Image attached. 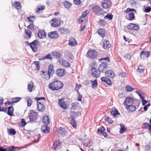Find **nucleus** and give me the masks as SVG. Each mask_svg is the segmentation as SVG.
<instances>
[{
	"label": "nucleus",
	"mask_w": 151,
	"mask_h": 151,
	"mask_svg": "<svg viewBox=\"0 0 151 151\" xmlns=\"http://www.w3.org/2000/svg\"><path fill=\"white\" fill-rule=\"evenodd\" d=\"M63 83L58 80L54 81L49 85V88L53 91L58 90L60 89L63 87Z\"/></svg>",
	"instance_id": "1"
},
{
	"label": "nucleus",
	"mask_w": 151,
	"mask_h": 151,
	"mask_svg": "<svg viewBox=\"0 0 151 151\" xmlns=\"http://www.w3.org/2000/svg\"><path fill=\"white\" fill-rule=\"evenodd\" d=\"M98 55V52L95 50H89L87 53V57L91 59H95Z\"/></svg>",
	"instance_id": "2"
},
{
	"label": "nucleus",
	"mask_w": 151,
	"mask_h": 151,
	"mask_svg": "<svg viewBox=\"0 0 151 151\" xmlns=\"http://www.w3.org/2000/svg\"><path fill=\"white\" fill-rule=\"evenodd\" d=\"M92 12L97 16L103 14L104 12L102 9L99 6L96 5L93 6L92 7Z\"/></svg>",
	"instance_id": "3"
},
{
	"label": "nucleus",
	"mask_w": 151,
	"mask_h": 151,
	"mask_svg": "<svg viewBox=\"0 0 151 151\" xmlns=\"http://www.w3.org/2000/svg\"><path fill=\"white\" fill-rule=\"evenodd\" d=\"M40 44L38 41L37 40H35L31 42L29 44V46L32 49V51L36 52L37 50V46L39 45Z\"/></svg>",
	"instance_id": "4"
},
{
	"label": "nucleus",
	"mask_w": 151,
	"mask_h": 151,
	"mask_svg": "<svg viewBox=\"0 0 151 151\" xmlns=\"http://www.w3.org/2000/svg\"><path fill=\"white\" fill-rule=\"evenodd\" d=\"M37 114L33 110H31L28 116L30 121L33 122L37 119Z\"/></svg>",
	"instance_id": "5"
},
{
	"label": "nucleus",
	"mask_w": 151,
	"mask_h": 151,
	"mask_svg": "<svg viewBox=\"0 0 151 151\" xmlns=\"http://www.w3.org/2000/svg\"><path fill=\"white\" fill-rule=\"evenodd\" d=\"M19 150L18 147L14 146H10L5 148L0 147V151H18Z\"/></svg>",
	"instance_id": "6"
},
{
	"label": "nucleus",
	"mask_w": 151,
	"mask_h": 151,
	"mask_svg": "<svg viewBox=\"0 0 151 151\" xmlns=\"http://www.w3.org/2000/svg\"><path fill=\"white\" fill-rule=\"evenodd\" d=\"M92 75L95 78H98L100 77V72L98 69L95 68L94 67L91 68Z\"/></svg>",
	"instance_id": "7"
},
{
	"label": "nucleus",
	"mask_w": 151,
	"mask_h": 151,
	"mask_svg": "<svg viewBox=\"0 0 151 151\" xmlns=\"http://www.w3.org/2000/svg\"><path fill=\"white\" fill-rule=\"evenodd\" d=\"M58 61L61 65L65 68H67L70 66V63L64 59L61 58Z\"/></svg>",
	"instance_id": "8"
},
{
	"label": "nucleus",
	"mask_w": 151,
	"mask_h": 151,
	"mask_svg": "<svg viewBox=\"0 0 151 151\" xmlns=\"http://www.w3.org/2000/svg\"><path fill=\"white\" fill-rule=\"evenodd\" d=\"M108 67V64L107 63L105 62L102 63L99 67L98 70L100 73H104L106 72V71L107 70Z\"/></svg>",
	"instance_id": "9"
},
{
	"label": "nucleus",
	"mask_w": 151,
	"mask_h": 151,
	"mask_svg": "<svg viewBox=\"0 0 151 151\" xmlns=\"http://www.w3.org/2000/svg\"><path fill=\"white\" fill-rule=\"evenodd\" d=\"M134 103V100L133 98L128 97L126 98L123 104L125 106H127L129 105H133Z\"/></svg>",
	"instance_id": "10"
},
{
	"label": "nucleus",
	"mask_w": 151,
	"mask_h": 151,
	"mask_svg": "<svg viewBox=\"0 0 151 151\" xmlns=\"http://www.w3.org/2000/svg\"><path fill=\"white\" fill-rule=\"evenodd\" d=\"M128 29L137 31L139 30V27L138 25L134 23H130L127 26Z\"/></svg>",
	"instance_id": "11"
},
{
	"label": "nucleus",
	"mask_w": 151,
	"mask_h": 151,
	"mask_svg": "<svg viewBox=\"0 0 151 151\" xmlns=\"http://www.w3.org/2000/svg\"><path fill=\"white\" fill-rule=\"evenodd\" d=\"M88 13L89 11L88 10H86L83 12L80 19V21L81 22H84L85 23L87 21L88 18L86 16Z\"/></svg>",
	"instance_id": "12"
},
{
	"label": "nucleus",
	"mask_w": 151,
	"mask_h": 151,
	"mask_svg": "<svg viewBox=\"0 0 151 151\" xmlns=\"http://www.w3.org/2000/svg\"><path fill=\"white\" fill-rule=\"evenodd\" d=\"M48 36L51 39H56L59 37V35L57 31H54L48 33Z\"/></svg>",
	"instance_id": "13"
},
{
	"label": "nucleus",
	"mask_w": 151,
	"mask_h": 151,
	"mask_svg": "<svg viewBox=\"0 0 151 151\" xmlns=\"http://www.w3.org/2000/svg\"><path fill=\"white\" fill-rule=\"evenodd\" d=\"M65 71L64 69H58L55 70V74L57 76L61 77L65 75Z\"/></svg>",
	"instance_id": "14"
},
{
	"label": "nucleus",
	"mask_w": 151,
	"mask_h": 151,
	"mask_svg": "<svg viewBox=\"0 0 151 151\" xmlns=\"http://www.w3.org/2000/svg\"><path fill=\"white\" fill-rule=\"evenodd\" d=\"M40 74L43 78L47 80H48L50 78L51 75L47 71H40Z\"/></svg>",
	"instance_id": "15"
},
{
	"label": "nucleus",
	"mask_w": 151,
	"mask_h": 151,
	"mask_svg": "<svg viewBox=\"0 0 151 151\" xmlns=\"http://www.w3.org/2000/svg\"><path fill=\"white\" fill-rule=\"evenodd\" d=\"M51 25L52 27H55L59 26L60 22L57 19H53L50 22Z\"/></svg>",
	"instance_id": "16"
},
{
	"label": "nucleus",
	"mask_w": 151,
	"mask_h": 151,
	"mask_svg": "<svg viewBox=\"0 0 151 151\" xmlns=\"http://www.w3.org/2000/svg\"><path fill=\"white\" fill-rule=\"evenodd\" d=\"M37 34L38 37L41 39L45 38L46 36V33L44 30H42L40 29H38Z\"/></svg>",
	"instance_id": "17"
},
{
	"label": "nucleus",
	"mask_w": 151,
	"mask_h": 151,
	"mask_svg": "<svg viewBox=\"0 0 151 151\" xmlns=\"http://www.w3.org/2000/svg\"><path fill=\"white\" fill-rule=\"evenodd\" d=\"M63 99H60L58 100V103L60 106L62 108L64 109H66L67 108L66 102L64 101Z\"/></svg>",
	"instance_id": "18"
},
{
	"label": "nucleus",
	"mask_w": 151,
	"mask_h": 151,
	"mask_svg": "<svg viewBox=\"0 0 151 151\" xmlns=\"http://www.w3.org/2000/svg\"><path fill=\"white\" fill-rule=\"evenodd\" d=\"M111 46L109 40H104L103 42V47L105 50H108Z\"/></svg>",
	"instance_id": "19"
},
{
	"label": "nucleus",
	"mask_w": 151,
	"mask_h": 151,
	"mask_svg": "<svg viewBox=\"0 0 151 151\" xmlns=\"http://www.w3.org/2000/svg\"><path fill=\"white\" fill-rule=\"evenodd\" d=\"M105 76L106 77L113 78L115 76V74L113 71L108 70L105 72Z\"/></svg>",
	"instance_id": "20"
},
{
	"label": "nucleus",
	"mask_w": 151,
	"mask_h": 151,
	"mask_svg": "<svg viewBox=\"0 0 151 151\" xmlns=\"http://www.w3.org/2000/svg\"><path fill=\"white\" fill-rule=\"evenodd\" d=\"M127 110L129 113L134 111L136 109V106L133 105H129L127 106L126 108Z\"/></svg>",
	"instance_id": "21"
},
{
	"label": "nucleus",
	"mask_w": 151,
	"mask_h": 151,
	"mask_svg": "<svg viewBox=\"0 0 151 151\" xmlns=\"http://www.w3.org/2000/svg\"><path fill=\"white\" fill-rule=\"evenodd\" d=\"M77 42L75 39L73 37H70L69 40L68 45L71 46H73L76 45Z\"/></svg>",
	"instance_id": "22"
},
{
	"label": "nucleus",
	"mask_w": 151,
	"mask_h": 151,
	"mask_svg": "<svg viewBox=\"0 0 151 151\" xmlns=\"http://www.w3.org/2000/svg\"><path fill=\"white\" fill-rule=\"evenodd\" d=\"M37 109L38 110L40 111H43L45 109V106L40 102H37Z\"/></svg>",
	"instance_id": "23"
},
{
	"label": "nucleus",
	"mask_w": 151,
	"mask_h": 151,
	"mask_svg": "<svg viewBox=\"0 0 151 151\" xmlns=\"http://www.w3.org/2000/svg\"><path fill=\"white\" fill-rule=\"evenodd\" d=\"M112 3L110 1H106V2L104 3H102V7L104 9H107L109 8L112 5Z\"/></svg>",
	"instance_id": "24"
},
{
	"label": "nucleus",
	"mask_w": 151,
	"mask_h": 151,
	"mask_svg": "<svg viewBox=\"0 0 151 151\" xmlns=\"http://www.w3.org/2000/svg\"><path fill=\"white\" fill-rule=\"evenodd\" d=\"M102 81L104 82L109 86L111 85L112 83L111 80L106 77H102L101 78Z\"/></svg>",
	"instance_id": "25"
},
{
	"label": "nucleus",
	"mask_w": 151,
	"mask_h": 151,
	"mask_svg": "<svg viewBox=\"0 0 151 151\" xmlns=\"http://www.w3.org/2000/svg\"><path fill=\"white\" fill-rule=\"evenodd\" d=\"M42 121L43 123L46 125L50 123V119L47 115H44L42 118Z\"/></svg>",
	"instance_id": "26"
},
{
	"label": "nucleus",
	"mask_w": 151,
	"mask_h": 151,
	"mask_svg": "<svg viewBox=\"0 0 151 151\" xmlns=\"http://www.w3.org/2000/svg\"><path fill=\"white\" fill-rule=\"evenodd\" d=\"M97 32L102 37H104L105 36L106 31L104 29L102 28L98 29L97 30Z\"/></svg>",
	"instance_id": "27"
},
{
	"label": "nucleus",
	"mask_w": 151,
	"mask_h": 151,
	"mask_svg": "<svg viewBox=\"0 0 151 151\" xmlns=\"http://www.w3.org/2000/svg\"><path fill=\"white\" fill-rule=\"evenodd\" d=\"M81 115L80 112H71L70 113V115L71 117V119H74L79 116Z\"/></svg>",
	"instance_id": "28"
},
{
	"label": "nucleus",
	"mask_w": 151,
	"mask_h": 151,
	"mask_svg": "<svg viewBox=\"0 0 151 151\" xmlns=\"http://www.w3.org/2000/svg\"><path fill=\"white\" fill-rule=\"evenodd\" d=\"M58 31L62 34H65L68 33V30L66 28H60L58 29Z\"/></svg>",
	"instance_id": "29"
},
{
	"label": "nucleus",
	"mask_w": 151,
	"mask_h": 151,
	"mask_svg": "<svg viewBox=\"0 0 151 151\" xmlns=\"http://www.w3.org/2000/svg\"><path fill=\"white\" fill-rule=\"evenodd\" d=\"M150 55V52L149 51L142 50L140 54V56L143 55V56L148 58Z\"/></svg>",
	"instance_id": "30"
},
{
	"label": "nucleus",
	"mask_w": 151,
	"mask_h": 151,
	"mask_svg": "<svg viewBox=\"0 0 151 151\" xmlns=\"http://www.w3.org/2000/svg\"><path fill=\"white\" fill-rule=\"evenodd\" d=\"M111 114L114 117H116L117 115L120 114L118 110L115 108H112V111H111Z\"/></svg>",
	"instance_id": "31"
},
{
	"label": "nucleus",
	"mask_w": 151,
	"mask_h": 151,
	"mask_svg": "<svg viewBox=\"0 0 151 151\" xmlns=\"http://www.w3.org/2000/svg\"><path fill=\"white\" fill-rule=\"evenodd\" d=\"M52 54L54 58L59 59L61 56V54L56 51H53L52 52Z\"/></svg>",
	"instance_id": "32"
},
{
	"label": "nucleus",
	"mask_w": 151,
	"mask_h": 151,
	"mask_svg": "<svg viewBox=\"0 0 151 151\" xmlns=\"http://www.w3.org/2000/svg\"><path fill=\"white\" fill-rule=\"evenodd\" d=\"M58 131L60 134L63 135H65L67 133V131L65 130L64 128L61 127H60L58 129Z\"/></svg>",
	"instance_id": "33"
},
{
	"label": "nucleus",
	"mask_w": 151,
	"mask_h": 151,
	"mask_svg": "<svg viewBox=\"0 0 151 151\" xmlns=\"http://www.w3.org/2000/svg\"><path fill=\"white\" fill-rule=\"evenodd\" d=\"M14 111V109L12 106H9L8 108V111L7 114L10 116H13Z\"/></svg>",
	"instance_id": "34"
},
{
	"label": "nucleus",
	"mask_w": 151,
	"mask_h": 151,
	"mask_svg": "<svg viewBox=\"0 0 151 151\" xmlns=\"http://www.w3.org/2000/svg\"><path fill=\"white\" fill-rule=\"evenodd\" d=\"M41 130L42 132L45 133H48L50 132V128L47 126L42 127L41 128Z\"/></svg>",
	"instance_id": "35"
},
{
	"label": "nucleus",
	"mask_w": 151,
	"mask_h": 151,
	"mask_svg": "<svg viewBox=\"0 0 151 151\" xmlns=\"http://www.w3.org/2000/svg\"><path fill=\"white\" fill-rule=\"evenodd\" d=\"M34 86V83L33 82L30 81L29 82V83L28 84L27 89L28 91L29 92H32Z\"/></svg>",
	"instance_id": "36"
},
{
	"label": "nucleus",
	"mask_w": 151,
	"mask_h": 151,
	"mask_svg": "<svg viewBox=\"0 0 151 151\" xmlns=\"http://www.w3.org/2000/svg\"><path fill=\"white\" fill-rule=\"evenodd\" d=\"M129 21H132L135 19V17L134 13L132 12H130L128 14V17L127 19Z\"/></svg>",
	"instance_id": "37"
},
{
	"label": "nucleus",
	"mask_w": 151,
	"mask_h": 151,
	"mask_svg": "<svg viewBox=\"0 0 151 151\" xmlns=\"http://www.w3.org/2000/svg\"><path fill=\"white\" fill-rule=\"evenodd\" d=\"M47 72L52 75L54 73V70L53 69V65H50L49 66L48 71Z\"/></svg>",
	"instance_id": "38"
},
{
	"label": "nucleus",
	"mask_w": 151,
	"mask_h": 151,
	"mask_svg": "<svg viewBox=\"0 0 151 151\" xmlns=\"http://www.w3.org/2000/svg\"><path fill=\"white\" fill-rule=\"evenodd\" d=\"M70 124L75 128L77 127V124L76 121L74 119H71L69 121Z\"/></svg>",
	"instance_id": "39"
},
{
	"label": "nucleus",
	"mask_w": 151,
	"mask_h": 151,
	"mask_svg": "<svg viewBox=\"0 0 151 151\" xmlns=\"http://www.w3.org/2000/svg\"><path fill=\"white\" fill-rule=\"evenodd\" d=\"M46 59H49L51 60H52L53 59V58L51 56L50 54H49L47 55L46 56H45L44 57H43L42 58L40 59H39V60H45Z\"/></svg>",
	"instance_id": "40"
},
{
	"label": "nucleus",
	"mask_w": 151,
	"mask_h": 151,
	"mask_svg": "<svg viewBox=\"0 0 151 151\" xmlns=\"http://www.w3.org/2000/svg\"><path fill=\"white\" fill-rule=\"evenodd\" d=\"M61 143L58 141H55L52 146V148L54 150H55L57 147L59 146Z\"/></svg>",
	"instance_id": "41"
},
{
	"label": "nucleus",
	"mask_w": 151,
	"mask_h": 151,
	"mask_svg": "<svg viewBox=\"0 0 151 151\" xmlns=\"http://www.w3.org/2000/svg\"><path fill=\"white\" fill-rule=\"evenodd\" d=\"M21 99L20 97H15L12 99V104L17 103Z\"/></svg>",
	"instance_id": "42"
},
{
	"label": "nucleus",
	"mask_w": 151,
	"mask_h": 151,
	"mask_svg": "<svg viewBox=\"0 0 151 151\" xmlns=\"http://www.w3.org/2000/svg\"><path fill=\"white\" fill-rule=\"evenodd\" d=\"M144 69L143 68V67L141 65H140L138 67V68L137 70V72L139 73H141L144 71Z\"/></svg>",
	"instance_id": "43"
},
{
	"label": "nucleus",
	"mask_w": 151,
	"mask_h": 151,
	"mask_svg": "<svg viewBox=\"0 0 151 151\" xmlns=\"http://www.w3.org/2000/svg\"><path fill=\"white\" fill-rule=\"evenodd\" d=\"M14 6L15 8L18 10L21 9V6L20 5V4L18 2H15L14 3Z\"/></svg>",
	"instance_id": "44"
},
{
	"label": "nucleus",
	"mask_w": 151,
	"mask_h": 151,
	"mask_svg": "<svg viewBox=\"0 0 151 151\" xmlns=\"http://www.w3.org/2000/svg\"><path fill=\"white\" fill-rule=\"evenodd\" d=\"M90 81L92 83V87L93 88H96L98 85L97 80H95L93 81L90 80Z\"/></svg>",
	"instance_id": "45"
},
{
	"label": "nucleus",
	"mask_w": 151,
	"mask_h": 151,
	"mask_svg": "<svg viewBox=\"0 0 151 151\" xmlns=\"http://www.w3.org/2000/svg\"><path fill=\"white\" fill-rule=\"evenodd\" d=\"M113 17V15L111 13H108L104 17V18L105 19H107L109 20H111L112 19Z\"/></svg>",
	"instance_id": "46"
},
{
	"label": "nucleus",
	"mask_w": 151,
	"mask_h": 151,
	"mask_svg": "<svg viewBox=\"0 0 151 151\" xmlns=\"http://www.w3.org/2000/svg\"><path fill=\"white\" fill-rule=\"evenodd\" d=\"M120 128L119 131V133L121 134H123L124 132L125 131V129L124 127V125L123 124H120Z\"/></svg>",
	"instance_id": "47"
},
{
	"label": "nucleus",
	"mask_w": 151,
	"mask_h": 151,
	"mask_svg": "<svg viewBox=\"0 0 151 151\" xmlns=\"http://www.w3.org/2000/svg\"><path fill=\"white\" fill-rule=\"evenodd\" d=\"M71 5V4L68 1H66L64 3V6L67 9L70 8Z\"/></svg>",
	"instance_id": "48"
},
{
	"label": "nucleus",
	"mask_w": 151,
	"mask_h": 151,
	"mask_svg": "<svg viewBox=\"0 0 151 151\" xmlns=\"http://www.w3.org/2000/svg\"><path fill=\"white\" fill-rule=\"evenodd\" d=\"M105 120L109 124H112L113 123V121L111 119L109 118V116H105Z\"/></svg>",
	"instance_id": "49"
},
{
	"label": "nucleus",
	"mask_w": 151,
	"mask_h": 151,
	"mask_svg": "<svg viewBox=\"0 0 151 151\" xmlns=\"http://www.w3.org/2000/svg\"><path fill=\"white\" fill-rule=\"evenodd\" d=\"M133 11L135 13H136V10L134 9L128 8L126 9V10L124 11V12L125 13H127L129 12Z\"/></svg>",
	"instance_id": "50"
},
{
	"label": "nucleus",
	"mask_w": 151,
	"mask_h": 151,
	"mask_svg": "<svg viewBox=\"0 0 151 151\" xmlns=\"http://www.w3.org/2000/svg\"><path fill=\"white\" fill-rule=\"evenodd\" d=\"M24 32L28 35L29 38H30L32 36V32L31 31L28 29H25Z\"/></svg>",
	"instance_id": "51"
},
{
	"label": "nucleus",
	"mask_w": 151,
	"mask_h": 151,
	"mask_svg": "<svg viewBox=\"0 0 151 151\" xmlns=\"http://www.w3.org/2000/svg\"><path fill=\"white\" fill-rule=\"evenodd\" d=\"M105 130L104 127L102 126H101L100 128H98L97 129L98 132L100 134L101 133L104 132Z\"/></svg>",
	"instance_id": "52"
},
{
	"label": "nucleus",
	"mask_w": 151,
	"mask_h": 151,
	"mask_svg": "<svg viewBox=\"0 0 151 151\" xmlns=\"http://www.w3.org/2000/svg\"><path fill=\"white\" fill-rule=\"evenodd\" d=\"M125 88L127 91H132L134 89V88H133L132 86L129 85L127 86Z\"/></svg>",
	"instance_id": "53"
},
{
	"label": "nucleus",
	"mask_w": 151,
	"mask_h": 151,
	"mask_svg": "<svg viewBox=\"0 0 151 151\" xmlns=\"http://www.w3.org/2000/svg\"><path fill=\"white\" fill-rule=\"evenodd\" d=\"M45 9V6H40L39 7L37 8L36 9V12H37L39 13L40 11H42Z\"/></svg>",
	"instance_id": "54"
},
{
	"label": "nucleus",
	"mask_w": 151,
	"mask_h": 151,
	"mask_svg": "<svg viewBox=\"0 0 151 151\" xmlns=\"http://www.w3.org/2000/svg\"><path fill=\"white\" fill-rule=\"evenodd\" d=\"M40 62L38 61H35L33 62V63L35 64L37 67V68L38 70H39L40 68V66L39 64Z\"/></svg>",
	"instance_id": "55"
},
{
	"label": "nucleus",
	"mask_w": 151,
	"mask_h": 151,
	"mask_svg": "<svg viewBox=\"0 0 151 151\" xmlns=\"http://www.w3.org/2000/svg\"><path fill=\"white\" fill-rule=\"evenodd\" d=\"M66 54L70 59H73V55L71 52L68 51H66Z\"/></svg>",
	"instance_id": "56"
},
{
	"label": "nucleus",
	"mask_w": 151,
	"mask_h": 151,
	"mask_svg": "<svg viewBox=\"0 0 151 151\" xmlns=\"http://www.w3.org/2000/svg\"><path fill=\"white\" fill-rule=\"evenodd\" d=\"M27 106H30L32 103V101L31 98H28L27 99Z\"/></svg>",
	"instance_id": "57"
},
{
	"label": "nucleus",
	"mask_w": 151,
	"mask_h": 151,
	"mask_svg": "<svg viewBox=\"0 0 151 151\" xmlns=\"http://www.w3.org/2000/svg\"><path fill=\"white\" fill-rule=\"evenodd\" d=\"M145 148L147 150H151V143H149L148 145H146Z\"/></svg>",
	"instance_id": "58"
},
{
	"label": "nucleus",
	"mask_w": 151,
	"mask_h": 151,
	"mask_svg": "<svg viewBox=\"0 0 151 151\" xmlns=\"http://www.w3.org/2000/svg\"><path fill=\"white\" fill-rule=\"evenodd\" d=\"M16 133V131L13 129H10L9 130V133L10 134L15 135Z\"/></svg>",
	"instance_id": "59"
},
{
	"label": "nucleus",
	"mask_w": 151,
	"mask_h": 151,
	"mask_svg": "<svg viewBox=\"0 0 151 151\" xmlns=\"http://www.w3.org/2000/svg\"><path fill=\"white\" fill-rule=\"evenodd\" d=\"M27 27L32 30L35 29L34 25L33 23L30 24Z\"/></svg>",
	"instance_id": "60"
},
{
	"label": "nucleus",
	"mask_w": 151,
	"mask_h": 151,
	"mask_svg": "<svg viewBox=\"0 0 151 151\" xmlns=\"http://www.w3.org/2000/svg\"><path fill=\"white\" fill-rule=\"evenodd\" d=\"M78 94V97L77 100L78 101H81V99L82 97V95L80 94V93L79 92H78L77 93Z\"/></svg>",
	"instance_id": "61"
},
{
	"label": "nucleus",
	"mask_w": 151,
	"mask_h": 151,
	"mask_svg": "<svg viewBox=\"0 0 151 151\" xmlns=\"http://www.w3.org/2000/svg\"><path fill=\"white\" fill-rule=\"evenodd\" d=\"M124 57L126 59L129 60L131 59L132 56L130 54L127 53L124 55Z\"/></svg>",
	"instance_id": "62"
},
{
	"label": "nucleus",
	"mask_w": 151,
	"mask_h": 151,
	"mask_svg": "<svg viewBox=\"0 0 151 151\" xmlns=\"http://www.w3.org/2000/svg\"><path fill=\"white\" fill-rule=\"evenodd\" d=\"M34 18H35V16H30L29 17H27L28 20L31 22H33L34 20L32 19Z\"/></svg>",
	"instance_id": "63"
},
{
	"label": "nucleus",
	"mask_w": 151,
	"mask_h": 151,
	"mask_svg": "<svg viewBox=\"0 0 151 151\" xmlns=\"http://www.w3.org/2000/svg\"><path fill=\"white\" fill-rule=\"evenodd\" d=\"M105 22L103 19H100L99 22V24L101 26H104L105 24Z\"/></svg>",
	"instance_id": "64"
}]
</instances>
